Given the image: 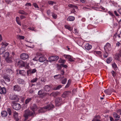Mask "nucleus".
Masks as SVG:
<instances>
[{"instance_id":"obj_28","label":"nucleus","mask_w":121,"mask_h":121,"mask_svg":"<svg viewBox=\"0 0 121 121\" xmlns=\"http://www.w3.org/2000/svg\"><path fill=\"white\" fill-rule=\"evenodd\" d=\"M38 79L37 78L35 77L33 78L30 81V82L31 83H35L37 82L38 80Z\"/></svg>"},{"instance_id":"obj_38","label":"nucleus","mask_w":121,"mask_h":121,"mask_svg":"<svg viewBox=\"0 0 121 121\" xmlns=\"http://www.w3.org/2000/svg\"><path fill=\"white\" fill-rule=\"evenodd\" d=\"M112 61V58L111 57H110L108 58L107 60V62L108 64L110 63L111 61Z\"/></svg>"},{"instance_id":"obj_25","label":"nucleus","mask_w":121,"mask_h":121,"mask_svg":"<svg viewBox=\"0 0 121 121\" xmlns=\"http://www.w3.org/2000/svg\"><path fill=\"white\" fill-rule=\"evenodd\" d=\"M113 115L114 117L117 118L118 120H119V118L120 117V116L116 113H114L113 114Z\"/></svg>"},{"instance_id":"obj_11","label":"nucleus","mask_w":121,"mask_h":121,"mask_svg":"<svg viewBox=\"0 0 121 121\" xmlns=\"http://www.w3.org/2000/svg\"><path fill=\"white\" fill-rule=\"evenodd\" d=\"M17 64L19 66L22 67H25V63L22 60H20L17 63Z\"/></svg>"},{"instance_id":"obj_61","label":"nucleus","mask_w":121,"mask_h":121,"mask_svg":"<svg viewBox=\"0 0 121 121\" xmlns=\"http://www.w3.org/2000/svg\"><path fill=\"white\" fill-rule=\"evenodd\" d=\"M48 3L50 5H52L53 4V2L51 1H49L48 2Z\"/></svg>"},{"instance_id":"obj_37","label":"nucleus","mask_w":121,"mask_h":121,"mask_svg":"<svg viewBox=\"0 0 121 121\" xmlns=\"http://www.w3.org/2000/svg\"><path fill=\"white\" fill-rule=\"evenodd\" d=\"M5 60L8 63H11L12 62V60L11 58H6L5 59Z\"/></svg>"},{"instance_id":"obj_16","label":"nucleus","mask_w":121,"mask_h":121,"mask_svg":"<svg viewBox=\"0 0 121 121\" xmlns=\"http://www.w3.org/2000/svg\"><path fill=\"white\" fill-rule=\"evenodd\" d=\"M13 117L16 121H18L19 120L18 113L15 111L14 112Z\"/></svg>"},{"instance_id":"obj_8","label":"nucleus","mask_w":121,"mask_h":121,"mask_svg":"<svg viewBox=\"0 0 121 121\" xmlns=\"http://www.w3.org/2000/svg\"><path fill=\"white\" fill-rule=\"evenodd\" d=\"M10 99L12 100H15L17 101L19 100V98L18 95H13L11 96L10 97Z\"/></svg>"},{"instance_id":"obj_60","label":"nucleus","mask_w":121,"mask_h":121,"mask_svg":"<svg viewBox=\"0 0 121 121\" xmlns=\"http://www.w3.org/2000/svg\"><path fill=\"white\" fill-rule=\"evenodd\" d=\"M25 6H31V4L30 3H26L25 5Z\"/></svg>"},{"instance_id":"obj_50","label":"nucleus","mask_w":121,"mask_h":121,"mask_svg":"<svg viewBox=\"0 0 121 121\" xmlns=\"http://www.w3.org/2000/svg\"><path fill=\"white\" fill-rule=\"evenodd\" d=\"M115 58L117 60H119V55H118V54L115 56Z\"/></svg>"},{"instance_id":"obj_45","label":"nucleus","mask_w":121,"mask_h":121,"mask_svg":"<svg viewBox=\"0 0 121 121\" xmlns=\"http://www.w3.org/2000/svg\"><path fill=\"white\" fill-rule=\"evenodd\" d=\"M41 81L43 82H45L46 81V79L45 78L42 77L41 79Z\"/></svg>"},{"instance_id":"obj_9","label":"nucleus","mask_w":121,"mask_h":121,"mask_svg":"<svg viewBox=\"0 0 121 121\" xmlns=\"http://www.w3.org/2000/svg\"><path fill=\"white\" fill-rule=\"evenodd\" d=\"M21 58L22 59L25 60L28 59L29 57L28 54L25 53H22L20 56Z\"/></svg>"},{"instance_id":"obj_56","label":"nucleus","mask_w":121,"mask_h":121,"mask_svg":"<svg viewBox=\"0 0 121 121\" xmlns=\"http://www.w3.org/2000/svg\"><path fill=\"white\" fill-rule=\"evenodd\" d=\"M25 68L26 69H29L30 68V66L29 65V64L28 63H26Z\"/></svg>"},{"instance_id":"obj_64","label":"nucleus","mask_w":121,"mask_h":121,"mask_svg":"<svg viewBox=\"0 0 121 121\" xmlns=\"http://www.w3.org/2000/svg\"><path fill=\"white\" fill-rule=\"evenodd\" d=\"M57 16L56 14H54L53 13V18L56 19L57 18Z\"/></svg>"},{"instance_id":"obj_48","label":"nucleus","mask_w":121,"mask_h":121,"mask_svg":"<svg viewBox=\"0 0 121 121\" xmlns=\"http://www.w3.org/2000/svg\"><path fill=\"white\" fill-rule=\"evenodd\" d=\"M105 53L104 55V58H107L108 56V53L107 52H105Z\"/></svg>"},{"instance_id":"obj_6","label":"nucleus","mask_w":121,"mask_h":121,"mask_svg":"<svg viewBox=\"0 0 121 121\" xmlns=\"http://www.w3.org/2000/svg\"><path fill=\"white\" fill-rule=\"evenodd\" d=\"M13 89L14 91L19 92L21 91V88L19 85L17 84L13 86Z\"/></svg>"},{"instance_id":"obj_12","label":"nucleus","mask_w":121,"mask_h":121,"mask_svg":"<svg viewBox=\"0 0 121 121\" xmlns=\"http://www.w3.org/2000/svg\"><path fill=\"white\" fill-rule=\"evenodd\" d=\"M6 91L4 87H1L0 86V93L1 94H5L6 93Z\"/></svg>"},{"instance_id":"obj_42","label":"nucleus","mask_w":121,"mask_h":121,"mask_svg":"<svg viewBox=\"0 0 121 121\" xmlns=\"http://www.w3.org/2000/svg\"><path fill=\"white\" fill-rule=\"evenodd\" d=\"M67 79L66 78H65L61 82L63 84H65L67 81Z\"/></svg>"},{"instance_id":"obj_29","label":"nucleus","mask_w":121,"mask_h":121,"mask_svg":"<svg viewBox=\"0 0 121 121\" xmlns=\"http://www.w3.org/2000/svg\"><path fill=\"white\" fill-rule=\"evenodd\" d=\"M36 56H37V57H41L42 56H43L44 55L42 54L41 53L39 52H38L36 53Z\"/></svg>"},{"instance_id":"obj_17","label":"nucleus","mask_w":121,"mask_h":121,"mask_svg":"<svg viewBox=\"0 0 121 121\" xmlns=\"http://www.w3.org/2000/svg\"><path fill=\"white\" fill-rule=\"evenodd\" d=\"M64 57L66 58H68L69 60L71 61H74L72 58L71 56L69 55H65L64 56Z\"/></svg>"},{"instance_id":"obj_51","label":"nucleus","mask_w":121,"mask_h":121,"mask_svg":"<svg viewBox=\"0 0 121 121\" xmlns=\"http://www.w3.org/2000/svg\"><path fill=\"white\" fill-rule=\"evenodd\" d=\"M7 111L9 115H11V111L10 109L9 108H8L7 109Z\"/></svg>"},{"instance_id":"obj_7","label":"nucleus","mask_w":121,"mask_h":121,"mask_svg":"<svg viewBox=\"0 0 121 121\" xmlns=\"http://www.w3.org/2000/svg\"><path fill=\"white\" fill-rule=\"evenodd\" d=\"M37 70L36 69H29L27 71V74L28 76L30 75L31 74H33L36 72Z\"/></svg>"},{"instance_id":"obj_19","label":"nucleus","mask_w":121,"mask_h":121,"mask_svg":"<svg viewBox=\"0 0 121 121\" xmlns=\"http://www.w3.org/2000/svg\"><path fill=\"white\" fill-rule=\"evenodd\" d=\"M8 115V113L6 111H3L1 112V116L2 117H6Z\"/></svg>"},{"instance_id":"obj_5","label":"nucleus","mask_w":121,"mask_h":121,"mask_svg":"<svg viewBox=\"0 0 121 121\" xmlns=\"http://www.w3.org/2000/svg\"><path fill=\"white\" fill-rule=\"evenodd\" d=\"M105 52H108L110 51L111 49L110 44L108 43H107L104 48Z\"/></svg>"},{"instance_id":"obj_34","label":"nucleus","mask_w":121,"mask_h":121,"mask_svg":"<svg viewBox=\"0 0 121 121\" xmlns=\"http://www.w3.org/2000/svg\"><path fill=\"white\" fill-rule=\"evenodd\" d=\"M65 60H62L60 59L59 60V62L60 63L65 64Z\"/></svg>"},{"instance_id":"obj_10","label":"nucleus","mask_w":121,"mask_h":121,"mask_svg":"<svg viewBox=\"0 0 121 121\" xmlns=\"http://www.w3.org/2000/svg\"><path fill=\"white\" fill-rule=\"evenodd\" d=\"M71 94V92L68 91L64 92L62 95V97L63 98H65L69 95Z\"/></svg>"},{"instance_id":"obj_23","label":"nucleus","mask_w":121,"mask_h":121,"mask_svg":"<svg viewBox=\"0 0 121 121\" xmlns=\"http://www.w3.org/2000/svg\"><path fill=\"white\" fill-rule=\"evenodd\" d=\"M38 59L39 61L40 62H43L46 60L43 57V56L40 57Z\"/></svg>"},{"instance_id":"obj_59","label":"nucleus","mask_w":121,"mask_h":121,"mask_svg":"<svg viewBox=\"0 0 121 121\" xmlns=\"http://www.w3.org/2000/svg\"><path fill=\"white\" fill-rule=\"evenodd\" d=\"M61 66H62L63 67H64V68H66L67 67V66L65 65H64L63 64H61L60 65Z\"/></svg>"},{"instance_id":"obj_49","label":"nucleus","mask_w":121,"mask_h":121,"mask_svg":"<svg viewBox=\"0 0 121 121\" xmlns=\"http://www.w3.org/2000/svg\"><path fill=\"white\" fill-rule=\"evenodd\" d=\"M69 7H71L72 8H73L74 7H75V8L77 9V6H74L71 4H69Z\"/></svg>"},{"instance_id":"obj_3","label":"nucleus","mask_w":121,"mask_h":121,"mask_svg":"<svg viewBox=\"0 0 121 121\" xmlns=\"http://www.w3.org/2000/svg\"><path fill=\"white\" fill-rule=\"evenodd\" d=\"M12 103L13 104V108L16 110H18L20 109L21 108V105L18 103H14L13 101L12 102Z\"/></svg>"},{"instance_id":"obj_4","label":"nucleus","mask_w":121,"mask_h":121,"mask_svg":"<svg viewBox=\"0 0 121 121\" xmlns=\"http://www.w3.org/2000/svg\"><path fill=\"white\" fill-rule=\"evenodd\" d=\"M62 103V99L60 97L57 98L55 100V104L56 106L60 105Z\"/></svg>"},{"instance_id":"obj_24","label":"nucleus","mask_w":121,"mask_h":121,"mask_svg":"<svg viewBox=\"0 0 121 121\" xmlns=\"http://www.w3.org/2000/svg\"><path fill=\"white\" fill-rule=\"evenodd\" d=\"M17 74H18V73L19 72L20 74L23 75L25 71L24 70H17Z\"/></svg>"},{"instance_id":"obj_36","label":"nucleus","mask_w":121,"mask_h":121,"mask_svg":"<svg viewBox=\"0 0 121 121\" xmlns=\"http://www.w3.org/2000/svg\"><path fill=\"white\" fill-rule=\"evenodd\" d=\"M60 93V92L58 91L53 92V96L55 97L58 96L59 95Z\"/></svg>"},{"instance_id":"obj_54","label":"nucleus","mask_w":121,"mask_h":121,"mask_svg":"<svg viewBox=\"0 0 121 121\" xmlns=\"http://www.w3.org/2000/svg\"><path fill=\"white\" fill-rule=\"evenodd\" d=\"M70 82H69V80L68 81V83L67 84V85H66V86H65V88H67L69 87V86L70 84Z\"/></svg>"},{"instance_id":"obj_26","label":"nucleus","mask_w":121,"mask_h":121,"mask_svg":"<svg viewBox=\"0 0 121 121\" xmlns=\"http://www.w3.org/2000/svg\"><path fill=\"white\" fill-rule=\"evenodd\" d=\"M16 21L17 23L19 25L21 26V22L19 20V17H17L16 18Z\"/></svg>"},{"instance_id":"obj_58","label":"nucleus","mask_w":121,"mask_h":121,"mask_svg":"<svg viewBox=\"0 0 121 121\" xmlns=\"http://www.w3.org/2000/svg\"><path fill=\"white\" fill-rule=\"evenodd\" d=\"M20 18L21 19H23L26 18V17L25 16H24L21 15L20 16Z\"/></svg>"},{"instance_id":"obj_1","label":"nucleus","mask_w":121,"mask_h":121,"mask_svg":"<svg viewBox=\"0 0 121 121\" xmlns=\"http://www.w3.org/2000/svg\"><path fill=\"white\" fill-rule=\"evenodd\" d=\"M50 104H49L48 105L46 106L41 108L38 110V112L39 113L44 112L47 110H49L51 109L53 107V105L52 103H51Z\"/></svg>"},{"instance_id":"obj_20","label":"nucleus","mask_w":121,"mask_h":121,"mask_svg":"<svg viewBox=\"0 0 121 121\" xmlns=\"http://www.w3.org/2000/svg\"><path fill=\"white\" fill-rule=\"evenodd\" d=\"M75 19L74 17L70 16H69L67 19V20L68 21H73Z\"/></svg>"},{"instance_id":"obj_30","label":"nucleus","mask_w":121,"mask_h":121,"mask_svg":"<svg viewBox=\"0 0 121 121\" xmlns=\"http://www.w3.org/2000/svg\"><path fill=\"white\" fill-rule=\"evenodd\" d=\"M32 99V98H29L25 100V104H27L28 103H29L31 101Z\"/></svg>"},{"instance_id":"obj_40","label":"nucleus","mask_w":121,"mask_h":121,"mask_svg":"<svg viewBox=\"0 0 121 121\" xmlns=\"http://www.w3.org/2000/svg\"><path fill=\"white\" fill-rule=\"evenodd\" d=\"M59 58V57L57 56H53V61L57 60Z\"/></svg>"},{"instance_id":"obj_15","label":"nucleus","mask_w":121,"mask_h":121,"mask_svg":"<svg viewBox=\"0 0 121 121\" xmlns=\"http://www.w3.org/2000/svg\"><path fill=\"white\" fill-rule=\"evenodd\" d=\"M85 48L86 49L89 50L91 48L92 46L89 43H87L85 45Z\"/></svg>"},{"instance_id":"obj_47","label":"nucleus","mask_w":121,"mask_h":121,"mask_svg":"<svg viewBox=\"0 0 121 121\" xmlns=\"http://www.w3.org/2000/svg\"><path fill=\"white\" fill-rule=\"evenodd\" d=\"M117 113L118 114L121 115V109H119L117 111Z\"/></svg>"},{"instance_id":"obj_13","label":"nucleus","mask_w":121,"mask_h":121,"mask_svg":"<svg viewBox=\"0 0 121 121\" xmlns=\"http://www.w3.org/2000/svg\"><path fill=\"white\" fill-rule=\"evenodd\" d=\"M45 90L46 91H49L50 90L52 89V87L50 86L46 85L44 87Z\"/></svg>"},{"instance_id":"obj_14","label":"nucleus","mask_w":121,"mask_h":121,"mask_svg":"<svg viewBox=\"0 0 121 121\" xmlns=\"http://www.w3.org/2000/svg\"><path fill=\"white\" fill-rule=\"evenodd\" d=\"M3 78L7 82H9L10 81V76L8 75L4 76Z\"/></svg>"},{"instance_id":"obj_18","label":"nucleus","mask_w":121,"mask_h":121,"mask_svg":"<svg viewBox=\"0 0 121 121\" xmlns=\"http://www.w3.org/2000/svg\"><path fill=\"white\" fill-rule=\"evenodd\" d=\"M1 44L2 48H4L7 47L9 45V43L5 41H4L2 42Z\"/></svg>"},{"instance_id":"obj_27","label":"nucleus","mask_w":121,"mask_h":121,"mask_svg":"<svg viewBox=\"0 0 121 121\" xmlns=\"http://www.w3.org/2000/svg\"><path fill=\"white\" fill-rule=\"evenodd\" d=\"M19 13L22 14H24L25 15H27L28 14L26 13L24 11L22 10H20L19 11Z\"/></svg>"},{"instance_id":"obj_35","label":"nucleus","mask_w":121,"mask_h":121,"mask_svg":"<svg viewBox=\"0 0 121 121\" xmlns=\"http://www.w3.org/2000/svg\"><path fill=\"white\" fill-rule=\"evenodd\" d=\"M65 27L66 28L68 29L70 31H71L72 30L71 27L68 25H65Z\"/></svg>"},{"instance_id":"obj_22","label":"nucleus","mask_w":121,"mask_h":121,"mask_svg":"<svg viewBox=\"0 0 121 121\" xmlns=\"http://www.w3.org/2000/svg\"><path fill=\"white\" fill-rule=\"evenodd\" d=\"M32 110L33 111V112H35L34 111L36 110L38 108V107L37 105L35 104L33 105L32 107Z\"/></svg>"},{"instance_id":"obj_63","label":"nucleus","mask_w":121,"mask_h":121,"mask_svg":"<svg viewBox=\"0 0 121 121\" xmlns=\"http://www.w3.org/2000/svg\"><path fill=\"white\" fill-rule=\"evenodd\" d=\"M76 11H75V9H73L71 11V13H74Z\"/></svg>"},{"instance_id":"obj_21","label":"nucleus","mask_w":121,"mask_h":121,"mask_svg":"<svg viewBox=\"0 0 121 121\" xmlns=\"http://www.w3.org/2000/svg\"><path fill=\"white\" fill-rule=\"evenodd\" d=\"M18 82L19 84L23 85L25 84V83L24 81L21 79H19L18 80Z\"/></svg>"},{"instance_id":"obj_39","label":"nucleus","mask_w":121,"mask_h":121,"mask_svg":"<svg viewBox=\"0 0 121 121\" xmlns=\"http://www.w3.org/2000/svg\"><path fill=\"white\" fill-rule=\"evenodd\" d=\"M5 50L4 48H1L0 49V55L1 54L5 52Z\"/></svg>"},{"instance_id":"obj_46","label":"nucleus","mask_w":121,"mask_h":121,"mask_svg":"<svg viewBox=\"0 0 121 121\" xmlns=\"http://www.w3.org/2000/svg\"><path fill=\"white\" fill-rule=\"evenodd\" d=\"M43 90H40L38 92V94L39 95H41L43 94Z\"/></svg>"},{"instance_id":"obj_44","label":"nucleus","mask_w":121,"mask_h":121,"mask_svg":"<svg viewBox=\"0 0 121 121\" xmlns=\"http://www.w3.org/2000/svg\"><path fill=\"white\" fill-rule=\"evenodd\" d=\"M49 60L50 62H52L53 61V56L49 57Z\"/></svg>"},{"instance_id":"obj_53","label":"nucleus","mask_w":121,"mask_h":121,"mask_svg":"<svg viewBox=\"0 0 121 121\" xmlns=\"http://www.w3.org/2000/svg\"><path fill=\"white\" fill-rule=\"evenodd\" d=\"M18 38H19L20 39H24V37L22 36L19 35L18 36Z\"/></svg>"},{"instance_id":"obj_57","label":"nucleus","mask_w":121,"mask_h":121,"mask_svg":"<svg viewBox=\"0 0 121 121\" xmlns=\"http://www.w3.org/2000/svg\"><path fill=\"white\" fill-rule=\"evenodd\" d=\"M61 75L60 74H58L57 75H56L55 76H54V77L55 78H56V77H58L57 78H61Z\"/></svg>"},{"instance_id":"obj_41","label":"nucleus","mask_w":121,"mask_h":121,"mask_svg":"<svg viewBox=\"0 0 121 121\" xmlns=\"http://www.w3.org/2000/svg\"><path fill=\"white\" fill-rule=\"evenodd\" d=\"M28 29L32 31H37V30L35 29V28L33 27H29L28 28Z\"/></svg>"},{"instance_id":"obj_32","label":"nucleus","mask_w":121,"mask_h":121,"mask_svg":"<svg viewBox=\"0 0 121 121\" xmlns=\"http://www.w3.org/2000/svg\"><path fill=\"white\" fill-rule=\"evenodd\" d=\"M9 53L8 52H6L4 56V57L6 58H8L9 56Z\"/></svg>"},{"instance_id":"obj_33","label":"nucleus","mask_w":121,"mask_h":121,"mask_svg":"<svg viewBox=\"0 0 121 121\" xmlns=\"http://www.w3.org/2000/svg\"><path fill=\"white\" fill-rule=\"evenodd\" d=\"M6 71L7 73L9 74H12L13 72L12 70L10 69H7Z\"/></svg>"},{"instance_id":"obj_62","label":"nucleus","mask_w":121,"mask_h":121,"mask_svg":"<svg viewBox=\"0 0 121 121\" xmlns=\"http://www.w3.org/2000/svg\"><path fill=\"white\" fill-rule=\"evenodd\" d=\"M37 57H35V58L33 59V60L34 61H37L38 60V59L37 58Z\"/></svg>"},{"instance_id":"obj_2","label":"nucleus","mask_w":121,"mask_h":121,"mask_svg":"<svg viewBox=\"0 0 121 121\" xmlns=\"http://www.w3.org/2000/svg\"><path fill=\"white\" fill-rule=\"evenodd\" d=\"M35 112H33L27 109L25 111V114H24V117L26 119H27L29 117L33 116V117L35 114Z\"/></svg>"},{"instance_id":"obj_55","label":"nucleus","mask_w":121,"mask_h":121,"mask_svg":"<svg viewBox=\"0 0 121 121\" xmlns=\"http://www.w3.org/2000/svg\"><path fill=\"white\" fill-rule=\"evenodd\" d=\"M111 73L113 77H115L116 76V73L115 72L113 71H112L111 72Z\"/></svg>"},{"instance_id":"obj_43","label":"nucleus","mask_w":121,"mask_h":121,"mask_svg":"<svg viewBox=\"0 0 121 121\" xmlns=\"http://www.w3.org/2000/svg\"><path fill=\"white\" fill-rule=\"evenodd\" d=\"M111 91V90L109 89L106 90L104 91V92L108 94Z\"/></svg>"},{"instance_id":"obj_31","label":"nucleus","mask_w":121,"mask_h":121,"mask_svg":"<svg viewBox=\"0 0 121 121\" xmlns=\"http://www.w3.org/2000/svg\"><path fill=\"white\" fill-rule=\"evenodd\" d=\"M62 87L61 85H59L53 88V90H57L59 89Z\"/></svg>"},{"instance_id":"obj_52","label":"nucleus","mask_w":121,"mask_h":121,"mask_svg":"<svg viewBox=\"0 0 121 121\" xmlns=\"http://www.w3.org/2000/svg\"><path fill=\"white\" fill-rule=\"evenodd\" d=\"M33 5L34 6L35 8H39V7L37 4L36 3H34L33 4Z\"/></svg>"}]
</instances>
